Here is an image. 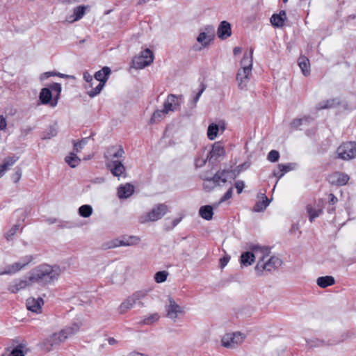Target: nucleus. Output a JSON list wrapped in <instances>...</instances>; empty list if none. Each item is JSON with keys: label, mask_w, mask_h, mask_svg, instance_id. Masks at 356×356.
<instances>
[{"label": "nucleus", "mask_w": 356, "mask_h": 356, "mask_svg": "<svg viewBox=\"0 0 356 356\" xmlns=\"http://www.w3.org/2000/svg\"><path fill=\"white\" fill-rule=\"evenodd\" d=\"M124 151L121 146H111L107 149L104 158L106 167L115 177H120L125 172L122 162L124 160Z\"/></svg>", "instance_id": "f257e3e1"}, {"label": "nucleus", "mask_w": 356, "mask_h": 356, "mask_svg": "<svg viewBox=\"0 0 356 356\" xmlns=\"http://www.w3.org/2000/svg\"><path fill=\"white\" fill-rule=\"evenodd\" d=\"M60 273L61 269L59 266L43 264L33 270L29 281L44 285L50 284L58 279Z\"/></svg>", "instance_id": "f03ea898"}, {"label": "nucleus", "mask_w": 356, "mask_h": 356, "mask_svg": "<svg viewBox=\"0 0 356 356\" xmlns=\"http://www.w3.org/2000/svg\"><path fill=\"white\" fill-rule=\"evenodd\" d=\"M148 296L147 290H139L133 293L131 296H128L120 304L118 307V312L120 314L127 313L129 310L131 309L134 306L145 307L144 300Z\"/></svg>", "instance_id": "7ed1b4c3"}, {"label": "nucleus", "mask_w": 356, "mask_h": 356, "mask_svg": "<svg viewBox=\"0 0 356 356\" xmlns=\"http://www.w3.org/2000/svg\"><path fill=\"white\" fill-rule=\"evenodd\" d=\"M252 50L250 51V54L245 53L241 60L242 67L238 70L236 76L240 89L245 88L250 80L252 67Z\"/></svg>", "instance_id": "20e7f679"}, {"label": "nucleus", "mask_w": 356, "mask_h": 356, "mask_svg": "<svg viewBox=\"0 0 356 356\" xmlns=\"http://www.w3.org/2000/svg\"><path fill=\"white\" fill-rule=\"evenodd\" d=\"M111 72V69L108 67H104L101 70L95 72L94 79L95 81H99V83L94 89L87 91V94L90 97L93 98L101 92L108 79Z\"/></svg>", "instance_id": "39448f33"}, {"label": "nucleus", "mask_w": 356, "mask_h": 356, "mask_svg": "<svg viewBox=\"0 0 356 356\" xmlns=\"http://www.w3.org/2000/svg\"><path fill=\"white\" fill-rule=\"evenodd\" d=\"M282 263V260L278 257L269 256L264 261H258L255 271L258 275H261L264 271L271 272L277 269Z\"/></svg>", "instance_id": "423d86ee"}, {"label": "nucleus", "mask_w": 356, "mask_h": 356, "mask_svg": "<svg viewBox=\"0 0 356 356\" xmlns=\"http://www.w3.org/2000/svg\"><path fill=\"white\" fill-rule=\"evenodd\" d=\"M168 211V206L165 204H158L148 213L142 215L139 218V222L142 224L154 222L161 219Z\"/></svg>", "instance_id": "0eeeda50"}, {"label": "nucleus", "mask_w": 356, "mask_h": 356, "mask_svg": "<svg viewBox=\"0 0 356 356\" xmlns=\"http://www.w3.org/2000/svg\"><path fill=\"white\" fill-rule=\"evenodd\" d=\"M245 335L240 332L225 334L221 339L222 346L227 348H235L245 340Z\"/></svg>", "instance_id": "6e6552de"}, {"label": "nucleus", "mask_w": 356, "mask_h": 356, "mask_svg": "<svg viewBox=\"0 0 356 356\" xmlns=\"http://www.w3.org/2000/svg\"><path fill=\"white\" fill-rule=\"evenodd\" d=\"M337 157L344 161L356 158V143L346 142L342 143L337 149Z\"/></svg>", "instance_id": "1a4fd4ad"}, {"label": "nucleus", "mask_w": 356, "mask_h": 356, "mask_svg": "<svg viewBox=\"0 0 356 356\" xmlns=\"http://www.w3.org/2000/svg\"><path fill=\"white\" fill-rule=\"evenodd\" d=\"M154 60L153 52L146 49L140 54L135 56L132 60V67L136 69H143L149 65Z\"/></svg>", "instance_id": "9d476101"}, {"label": "nucleus", "mask_w": 356, "mask_h": 356, "mask_svg": "<svg viewBox=\"0 0 356 356\" xmlns=\"http://www.w3.org/2000/svg\"><path fill=\"white\" fill-rule=\"evenodd\" d=\"M166 316L168 318L175 321L179 315L185 314L184 307L177 304L175 300L171 298H168V303L165 305Z\"/></svg>", "instance_id": "9b49d317"}, {"label": "nucleus", "mask_w": 356, "mask_h": 356, "mask_svg": "<svg viewBox=\"0 0 356 356\" xmlns=\"http://www.w3.org/2000/svg\"><path fill=\"white\" fill-rule=\"evenodd\" d=\"M248 248L253 252V254H255V259L258 258V261H264L270 253V249L268 247L259 244L250 243Z\"/></svg>", "instance_id": "f8f14e48"}, {"label": "nucleus", "mask_w": 356, "mask_h": 356, "mask_svg": "<svg viewBox=\"0 0 356 356\" xmlns=\"http://www.w3.org/2000/svg\"><path fill=\"white\" fill-rule=\"evenodd\" d=\"M63 342L64 341L62 339L60 332H58L53 333L44 339L42 342V346L44 350L51 351L54 346H58Z\"/></svg>", "instance_id": "ddd939ff"}, {"label": "nucleus", "mask_w": 356, "mask_h": 356, "mask_svg": "<svg viewBox=\"0 0 356 356\" xmlns=\"http://www.w3.org/2000/svg\"><path fill=\"white\" fill-rule=\"evenodd\" d=\"M181 98L182 95H176L173 94L168 95L167 99L163 104L164 111L167 113L177 111L180 105Z\"/></svg>", "instance_id": "4468645a"}, {"label": "nucleus", "mask_w": 356, "mask_h": 356, "mask_svg": "<svg viewBox=\"0 0 356 356\" xmlns=\"http://www.w3.org/2000/svg\"><path fill=\"white\" fill-rule=\"evenodd\" d=\"M350 177L347 174L341 172H335L328 177V181L332 184L343 186L349 181Z\"/></svg>", "instance_id": "2eb2a0df"}, {"label": "nucleus", "mask_w": 356, "mask_h": 356, "mask_svg": "<svg viewBox=\"0 0 356 356\" xmlns=\"http://www.w3.org/2000/svg\"><path fill=\"white\" fill-rule=\"evenodd\" d=\"M81 325V323H74L60 330L59 332L63 341H65L66 339L76 334L79 331Z\"/></svg>", "instance_id": "dca6fc26"}, {"label": "nucleus", "mask_w": 356, "mask_h": 356, "mask_svg": "<svg viewBox=\"0 0 356 356\" xmlns=\"http://www.w3.org/2000/svg\"><path fill=\"white\" fill-rule=\"evenodd\" d=\"M44 304L43 299L41 298H29L26 300V307L28 310L40 314L42 312V305Z\"/></svg>", "instance_id": "f3484780"}, {"label": "nucleus", "mask_w": 356, "mask_h": 356, "mask_svg": "<svg viewBox=\"0 0 356 356\" xmlns=\"http://www.w3.org/2000/svg\"><path fill=\"white\" fill-rule=\"evenodd\" d=\"M31 261V257H27L24 259L23 261H17L11 265H8L6 268V273L7 275L15 274L22 270L25 266L29 264Z\"/></svg>", "instance_id": "a211bd4d"}, {"label": "nucleus", "mask_w": 356, "mask_h": 356, "mask_svg": "<svg viewBox=\"0 0 356 356\" xmlns=\"http://www.w3.org/2000/svg\"><path fill=\"white\" fill-rule=\"evenodd\" d=\"M232 172V171L229 170H219L211 177V180L213 184H216L217 186H220L222 184H224L227 182L229 176Z\"/></svg>", "instance_id": "6ab92c4d"}, {"label": "nucleus", "mask_w": 356, "mask_h": 356, "mask_svg": "<svg viewBox=\"0 0 356 356\" xmlns=\"http://www.w3.org/2000/svg\"><path fill=\"white\" fill-rule=\"evenodd\" d=\"M89 8V6H79L75 7L73 10V14L67 17V21L70 23L79 21L84 16L86 10Z\"/></svg>", "instance_id": "aec40b11"}, {"label": "nucleus", "mask_w": 356, "mask_h": 356, "mask_svg": "<svg viewBox=\"0 0 356 356\" xmlns=\"http://www.w3.org/2000/svg\"><path fill=\"white\" fill-rule=\"evenodd\" d=\"M217 34L221 40L229 38L232 35L231 24L227 21L221 22L218 28Z\"/></svg>", "instance_id": "412c9836"}, {"label": "nucleus", "mask_w": 356, "mask_h": 356, "mask_svg": "<svg viewBox=\"0 0 356 356\" xmlns=\"http://www.w3.org/2000/svg\"><path fill=\"white\" fill-rule=\"evenodd\" d=\"M341 104L339 98H332L320 102L316 106V110L328 109L335 108Z\"/></svg>", "instance_id": "4be33fe9"}, {"label": "nucleus", "mask_w": 356, "mask_h": 356, "mask_svg": "<svg viewBox=\"0 0 356 356\" xmlns=\"http://www.w3.org/2000/svg\"><path fill=\"white\" fill-rule=\"evenodd\" d=\"M134 192V187L130 184L121 185L118 188V195L120 199L129 197Z\"/></svg>", "instance_id": "5701e85b"}, {"label": "nucleus", "mask_w": 356, "mask_h": 356, "mask_svg": "<svg viewBox=\"0 0 356 356\" xmlns=\"http://www.w3.org/2000/svg\"><path fill=\"white\" fill-rule=\"evenodd\" d=\"M50 88L51 92L53 93L54 98L50 103V106L53 108L56 107L58 102L59 96L61 92V85L58 83H54L50 84L48 87Z\"/></svg>", "instance_id": "b1692460"}, {"label": "nucleus", "mask_w": 356, "mask_h": 356, "mask_svg": "<svg viewBox=\"0 0 356 356\" xmlns=\"http://www.w3.org/2000/svg\"><path fill=\"white\" fill-rule=\"evenodd\" d=\"M140 241V239L139 237L131 236L128 238L117 241L116 243L113 245V247L135 245H137Z\"/></svg>", "instance_id": "393cba45"}, {"label": "nucleus", "mask_w": 356, "mask_h": 356, "mask_svg": "<svg viewBox=\"0 0 356 356\" xmlns=\"http://www.w3.org/2000/svg\"><path fill=\"white\" fill-rule=\"evenodd\" d=\"M27 280H15L8 286V291L12 293H16L20 290L25 289L29 285Z\"/></svg>", "instance_id": "a878e982"}, {"label": "nucleus", "mask_w": 356, "mask_h": 356, "mask_svg": "<svg viewBox=\"0 0 356 356\" xmlns=\"http://www.w3.org/2000/svg\"><path fill=\"white\" fill-rule=\"evenodd\" d=\"M286 18V12L284 10H281L279 14H273L271 16L270 22L276 27H282Z\"/></svg>", "instance_id": "bb28decb"}, {"label": "nucleus", "mask_w": 356, "mask_h": 356, "mask_svg": "<svg viewBox=\"0 0 356 356\" xmlns=\"http://www.w3.org/2000/svg\"><path fill=\"white\" fill-rule=\"evenodd\" d=\"M53 98V93L51 92L50 88H44L41 90L39 95V99L42 104H50Z\"/></svg>", "instance_id": "cd10ccee"}, {"label": "nucleus", "mask_w": 356, "mask_h": 356, "mask_svg": "<svg viewBox=\"0 0 356 356\" xmlns=\"http://www.w3.org/2000/svg\"><path fill=\"white\" fill-rule=\"evenodd\" d=\"M225 153V151L222 143L220 142H216L213 145L212 149L208 154L210 159H212L213 157L223 156Z\"/></svg>", "instance_id": "c85d7f7f"}, {"label": "nucleus", "mask_w": 356, "mask_h": 356, "mask_svg": "<svg viewBox=\"0 0 356 356\" xmlns=\"http://www.w3.org/2000/svg\"><path fill=\"white\" fill-rule=\"evenodd\" d=\"M254 260L255 254L251 250L243 252L241 256V263L245 266H250Z\"/></svg>", "instance_id": "c756f323"}, {"label": "nucleus", "mask_w": 356, "mask_h": 356, "mask_svg": "<svg viewBox=\"0 0 356 356\" xmlns=\"http://www.w3.org/2000/svg\"><path fill=\"white\" fill-rule=\"evenodd\" d=\"M199 214L202 218L207 220H211L213 215V207L210 205H205L201 207L199 210Z\"/></svg>", "instance_id": "7c9ffc66"}, {"label": "nucleus", "mask_w": 356, "mask_h": 356, "mask_svg": "<svg viewBox=\"0 0 356 356\" xmlns=\"http://www.w3.org/2000/svg\"><path fill=\"white\" fill-rule=\"evenodd\" d=\"M316 283L320 287L326 288L333 285L335 283V280L332 276L327 275L318 277Z\"/></svg>", "instance_id": "2f4dec72"}, {"label": "nucleus", "mask_w": 356, "mask_h": 356, "mask_svg": "<svg viewBox=\"0 0 356 356\" xmlns=\"http://www.w3.org/2000/svg\"><path fill=\"white\" fill-rule=\"evenodd\" d=\"M298 65L301 69L302 74L307 76L310 73L309 60L306 57H300L298 60Z\"/></svg>", "instance_id": "473e14b6"}, {"label": "nucleus", "mask_w": 356, "mask_h": 356, "mask_svg": "<svg viewBox=\"0 0 356 356\" xmlns=\"http://www.w3.org/2000/svg\"><path fill=\"white\" fill-rule=\"evenodd\" d=\"M307 211L311 222H312L314 219L318 217L323 212L321 209H316L311 204H308L307 206Z\"/></svg>", "instance_id": "72a5a7b5"}, {"label": "nucleus", "mask_w": 356, "mask_h": 356, "mask_svg": "<svg viewBox=\"0 0 356 356\" xmlns=\"http://www.w3.org/2000/svg\"><path fill=\"white\" fill-rule=\"evenodd\" d=\"M168 113L164 111V109L156 110L155 111L150 119V122L152 124H156L161 122L167 115Z\"/></svg>", "instance_id": "f704fd0d"}, {"label": "nucleus", "mask_w": 356, "mask_h": 356, "mask_svg": "<svg viewBox=\"0 0 356 356\" xmlns=\"http://www.w3.org/2000/svg\"><path fill=\"white\" fill-rule=\"evenodd\" d=\"M263 196L264 200L262 201H259L255 204L253 209L254 211H264L270 204V200L268 199V197L264 194H263Z\"/></svg>", "instance_id": "c9c22d12"}, {"label": "nucleus", "mask_w": 356, "mask_h": 356, "mask_svg": "<svg viewBox=\"0 0 356 356\" xmlns=\"http://www.w3.org/2000/svg\"><path fill=\"white\" fill-rule=\"evenodd\" d=\"M313 119L310 116H305L302 118L294 119L290 124L292 129H298L303 124L309 123Z\"/></svg>", "instance_id": "e433bc0d"}, {"label": "nucleus", "mask_w": 356, "mask_h": 356, "mask_svg": "<svg viewBox=\"0 0 356 356\" xmlns=\"http://www.w3.org/2000/svg\"><path fill=\"white\" fill-rule=\"evenodd\" d=\"M65 162L71 167H76L81 162V159L74 152L70 153L65 158Z\"/></svg>", "instance_id": "4c0bfd02"}, {"label": "nucleus", "mask_w": 356, "mask_h": 356, "mask_svg": "<svg viewBox=\"0 0 356 356\" xmlns=\"http://www.w3.org/2000/svg\"><path fill=\"white\" fill-rule=\"evenodd\" d=\"M220 127L217 124L211 123L209 125L208 130H207V137L209 140H214L217 136L218 133L219 131Z\"/></svg>", "instance_id": "58836bf2"}, {"label": "nucleus", "mask_w": 356, "mask_h": 356, "mask_svg": "<svg viewBox=\"0 0 356 356\" xmlns=\"http://www.w3.org/2000/svg\"><path fill=\"white\" fill-rule=\"evenodd\" d=\"M307 346L309 348H319L327 345H329L327 342L323 340L318 339H312L306 341Z\"/></svg>", "instance_id": "ea45409f"}, {"label": "nucleus", "mask_w": 356, "mask_h": 356, "mask_svg": "<svg viewBox=\"0 0 356 356\" xmlns=\"http://www.w3.org/2000/svg\"><path fill=\"white\" fill-rule=\"evenodd\" d=\"M92 213V208L90 205L84 204L79 207V214L83 218H88Z\"/></svg>", "instance_id": "a19ab883"}, {"label": "nucleus", "mask_w": 356, "mask_h": 356, "mask_svg": "<svg viewBox=\"0 0 356 356\" xmlns=\"http://www.w3.org/2000/svg\"><path fill=\"white\" fill-rule=\"evenodd\" d=\"M211 40V37L210 35H207L204 32L200 33L197 38V42L200 43L203 47H207L210 43Z\"/></svg>", "instance_id": "79ce46f5"}, {"label": "nucleus", "mask_w": 356, "mask_h": 356, "mask_svg": "<svg viewBox=\"0 0 356 356\" xmlns=\"http://www.w3.org/2000/svg\"><path fill=\"white\" fill-rule=\"evenodd\" d=\"M58 134L57 127L56 126H50L44 133L42 139H50L56 136Z\"/></svg>", "instance_id": "37998d69"}, {"label": "nucleus", "mask_w": 356, "mask_h": 356, "mask_svg": "<svg viewBox=\"0 0 356 356\" xmlns=\"http://www.w3.org/2000/svg\"><path fill=\"white\" fill-rule=\"evenodd\" d=\"M168 275V272L165 270L159 271L154 275V280L156 283L164 282L167 280Z\"/></svg>", "instance_id": "c03bdc74"}, {"label": "nucleus", "mask_w": 356, "mask_h": 356, "mask_svg": "<svg viewBox=\"0 0 356 356\" xmlns=\"http://www.w3.org/2000/svg\"><path fill=\"white\" fill-rule=\"evenodd\" d=\"M159 319V315L157 313H154L145 318L141 323L144 325H151Z\"/></svg>", "instance_id": "a18cd8bd"}, {"label": "nucleus", "mask_w": 356, "mask_h": 356, "mask_svg": "<svg viewBox=\"0 0 356 356\" xmlns=\"http://www.w3.org/2000/svg\"><path fill=\"white\" fill-rule=\"evenodd\" d=\"M233 194V188L230 187L227 191L224 194V195L220 199V201L218 203L213 204L215 208L218 207V205L228 200H229L232 197Z\"/></svg>", "instance_id": "49530a36"}, {"label": "nucleus", "mask_w": 356, "mask_h": 356, "mask_svg": "<svg viewBox=\"0 0 356 356\" xmlns=\"http://www.w3.org/2000/svg\"><path fill=\"white\" fill-rule=\"evenodd\" d=\"M19 225H14L6 234L5 237L7 241H10L13 238V236L16 234L19 229Z\"/></svg>", "instance_id": "de8ad7c7"}, {"label": "nucleus", "mask_w": 356, "mask_h": 356, "mask_svg": "<svg viewBox=\"0 0 356 356\" xmlns=\"http://www.w3.org/2000/svg\"><path fill=\"white\" fill-rule=\"evenodd\" d=\"M206 89L205 85L203 83L201 84V88L199 90V91L196 93L195 96L193 97V100L191 101V104L193 106H195L197 102H198L200 96Z\"/></svg>", "instance_id": "09e8293b"}, {"label": "nucleus", "mask_w": 356, "mask_h": 356, "mask_svg": "<svg viewBox=\"0 0 356 356\" xmlns=\"http://www.w3.org/2000/svg\"><path fill=\"white\" fill-rule=\"evenodd\" d=\"M19 159L18 156H12L9 157L4 160L3 165L8 170L10 166L14 165V163Z\"/></svg>", "instance_id": "8fccbe9b"}, {"label": "nucleus", "mask_w": 356, "mask_h": 356, "mask_svg": "<svg viewBox=\"0 0 356 356\" xmlns=\"http://www.w3.org/2000/svg\"><path fill=\"white\" fill-rule=\"evenodd\" d=\"M209 157L210 158L209 154H207L206 157H203V156L202 157H200V156H198L197 158H196L195 161V167L196 168H201L203 165H204L206 164L207 161Z\"/></svg>", "instance_id": "3c124183"}, {"label": "nucleus", "mask_w": 356, "mask_h": 356, "mask_svg": "<svg viewBox=\"0 0 356 356\" xmlns=\"http://www.w3.org/2000/svg\"><path fill=\"white\" fill-rule=\"evenodd\" d=\"M280 158V153L276 150H271L268 154V159L271 162H276Z\"/></svg>", "instance_id": "603ef678"}, {"label": "nucleus", "mask_w": 356, "mask_h": 356, "mask_svg": "<svg viewBox=\"0 0 356 356\" xmlns=\"http://www.w3.org/2000/svg\"><path fill=\"white\" fill-rule=\"evenodd\" d=\"M22 348V345L19 344L11 351L10 356H24Z\"/></svg>", "instance_id": "864d4df0"}, {"label": "nucleus", "mask_w": 356, "mask_h": 356, "mask_svg": "<svg viewBox=\"0 0 356 356\" xmlns=\"http://www.w3.org/2000/svg\"><path fill=\"white\" fill-rule=\"evenodd\" d=\"M87 143V138L82 139L79 142L74 143V149L76 152H79L81 149L83 148V145Z\"/></svg>", "instance_id": "5fc2aeb1"}, {"label": "nucleus", "mask_w": 356, "mask_h": 356, "mask_svg": "<svg viewBox=\"0 0 356 356\" xmlns=\"http://www.w3.org/2000/svg\"><path fill=\"white\" fill-rule=\"evenodd\" d=\"M21 177H22V170H21V169L19 168L13 175L12 179L15 183H17L19 181Z\"/></svg>", "instance_id": "6e6d98bb"}, {"label": "nucleus", "mask_w": 356, "mask_h": 356, "mask_svg": "<svg viewBox=\"0 0 356 356\" xmlns=\"http://www.w3.org/2000/svg\"><path fill=\"white\" fill-rule=\"evenodd\" d=\"M244 186H245V184L243 181L238 180L235 183V187L236 188L238 194H240L242 193Z\"/></svg>", "instance_id": "4d7b16f0"}, {"label": "nucleus", "mask_w": 356, "mask_h": 356, "mask_svg": "<svg viewBox=\"0 0 356 356\" xmlns=\"http://www.w3.org/2000/svg\"><path fill=\"white\" fill-rule=\"evenodd\" d=\"M230 259L229 256H225L220 259V266L221 268H223L229 262Z\"/></svg>", "instance_id": "13d9d810"}, {"label": "nucleus", "mask_w": 356, "mask_h": 356, "mask_svg": "<svg viewBox=\"0 0 356 356\" xmlns=\"http://www.w3.org/2000/svg\"><path fill=\"white\" fill-rule=\"evenodd\" d=\"M7 127V121L3 115H0V130L3 131Z\"/></svg>", "instance_id": "bf43d9fd"}, {"label": "nucleus", "mask_w": 356, "mask_h": 356, "mask_svg": "<svg viewBox=\"0 0 356 356\" xmlns=\"http://www.w3.org/2000/svg\"><path fill=\"white\" fill-rule=\"evenodd\" d=\"M83 79L87 82V84L88 83L93 82V79H94L93 76L88 72H83Z\"/></svg>", "instance_id": "052dcab7"}, {"label": "nucleus", "mask_w": 356, "mask_h": 356, "mask_svg": "<svg viewBox=\"0 0 356 356\" xmlns=\"http://www.w3.org/2000/svg\"><path fill=\"white\" fill-rule=\"evenodd\" d=\"M216 186H217L216 184L208 183V181H204V183L203 184V187H204V190L207 191H210Z\"/></svg>", "instance_id": "680f3d73"}, {"label": "nucleus", "mask_w": 356, "mask_h": 356, "mask_svg": "<svg viewBox=\"0 0 356 356\" xmlns=\"http://www.w3.org/2000/svg\"><path fill=\"white\" fill-rule=\"evenodd\" d=\"M338 202L337 197L332 193L329 195V203L330 204L334 205Z\"/></svg>", "instance_id": "e2e57ef3"}, {"label": "nucleus", "mask_w": 356, "mask_h": 356, "mask_svg": "<svg viewBox=\"0 0 356 356\" xmlns=\"http://www.w3.org/2000/svg\"><path fill=\"white\" fill-rule=\"evenodd\" d=\"M181 220V218H175L172 220V225L170 226H168L167 227L168 229H172L174 227H175Z\"/></svg>", "instance_id": "0e129e2a"}, {"label": "nucleus", "mask_w": 356, "mask_h": 356, "mask_svg": "<svg viewBox=\"0 0 356 356\" xmlns=\"http://www.w3.org/2000/svg\"><path fill=\"white\" fill-rule=\"evenodd\" d=\"M278 168H281V171H283L284 173L291 170L290 165L279 164Z\"/></svg>", "instance_id": "69168bd1"}, {"label": "nucleus", "mask_w": 356, "mask_h": 356, "mask_svg": "<svg viewBox=\"0 0 356 356\" xmlns=\"http://www.w3.org/2000/svg\"><path fill=\"white\" fill-rule=\"evenodd\" d=\"M285 173L283 172V171H281V168H277V170H275L273 172V175L275 177H277L278 179L282 178Z\"/></svg>", "instance_id": "338daca9"}, {"label": "nucleus", "mask_w": 356, "mask_h": 356, "mask_svg": "<svg viewBox=\"0 0 356 356\" xmlns=\"http://www.w3.org/2000/svg\"><path fill=\"white\" fill-rule=\"evenodd\" d=\"M200 177L202 179H203L204 181H208V183H212V181L211 180V177H210L207 173H202L201 175H200Z\"/></svg>", "instance_id": "774afa93"}]
</instances>
